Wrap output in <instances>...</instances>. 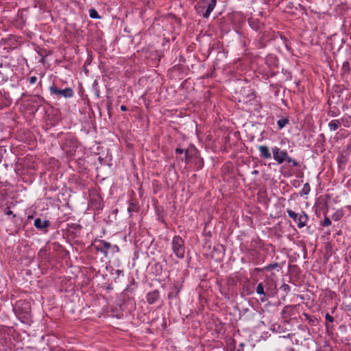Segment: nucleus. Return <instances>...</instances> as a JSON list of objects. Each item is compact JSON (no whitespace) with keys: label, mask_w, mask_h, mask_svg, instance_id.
<instances>
[{"label":"nucleus","mask_w":351,"mask_h":351,"mask_svg":"<svg viewBox=\"0 0 351 351\" xmlns=\"http://www.w3.org/2000/svg\"><path fill=\"white\" fill-rule=\"evenodd\" d=\"M311 191V186L308 183H305L300 193V196L308 195Z\"/></svg>","instance_id":"a878e982"},{"label":"nucleus","mask_w":351,"mask_h":351,"mask_svg":"<svg viewBox=\"0 0 351 351\" xmlns=\"http://www.w3.org/2000/svg\"><path fill=\"white\" fill-rule=\"evenodd\" d=\"M258 149L260 153V157L263 159H269L271 158V153L269 147L265 145H259Z\"/></svg>","instance_id":"2eb2a0df"},{"label":"nucleus","mask_w":351,"mask_h":351,"mask_svg":"<svg viewBox=\"0 0 351 351\" xmlns=\"http://www.w3.org/2000/svg\"><path fill=\"white\" fill-rule=\"evenodd\" d=\"M197 154V149L195 147H191L185 149L184 156L180 160L184 161L186 164H189L194 156H196Z\"/></svg>","instance_id":"6e6552de"},{"label":"nucleus","mask_w":351,"mask_h":351,"mask_svg":"<svg viewBox=\"0 0 351 351\" xmlns=\"http://www.w3.org/2000/svg\"><path fill=\"white\" fill-rule=\"evenodd\" d=\"M295 305H287L282 310L281 315L285 319H289L292 315L295 314Z\"/></svg>","instance_id":"9d476101"},{"label":"nucleus","mask_w":351,"mask_h":351,"mask_svg":"<svg viewBox=\"0 0 351 351\" xmlns=\"http://www.w3.org/2000/svg\"><path fill=\"white\" fill-rule=\"evenodd\" d=\"M280 268V265L278 263H274L271 264L267 265L263 268L261 269H257L258 271H271L272 269H277Z\"/></svg>","instance_id":"aec40b11"},{"label":"nucleus","mask_w":351,"mask_h":351,"mask_svg":"<svg viewBox=\"0 0 351 351\" xmlns=\"http://www.w3.org/2000/svg\"><path fill=\"white\" fill-rule=\"evenodd\" d=\"M351 67L350 66V63L348 61H345L343 63L342 67H341V75L348 74L350 72Z\"/></svg>","instance_id":"5701e85b"},{"label":"nucleus","mask_w":351,"mask_h":351,"mask_svg":"<svg viewBox=\"0 0 351 351\" xmlns=\"http://www.w3.org/2000/svg\"><path fill=\"white\" fill-rule=\"evenodd\" d=\"M316 351H323V350H317Z\"/></svg>","instance_id":"3c124183"},{"label":"nucleus","mask_w":351,"mask_h":351,"mask_svg":"<svg viewBox=\"0 0 351 351\" xmlns=\"http://www.w3.org/2000/svg\"><path fill=\"white\" fill-rule=\"evenodd\" d=\"M22 24H23V23H18V25H18L17 27H21V25H22Z\"/></svg>","instance_id":"49530a36"},{"label":"nucleus","mask_w":351,"mask_h":351,"mask_svg":"<svg viewBox=\"0 0 351 351\" xmlns=\"http://www.w3.org/2000/svg\"><path fill=\"white\" fill-rule=\"evenodd\" d=\"M340 126V121L334 119L330 121L328 123V128L330 131H335Z\"/></svg>","instance_id":"412c9836"},{"label":"nucleus","mask_w":351,"mask_h":351,"mask_svg":"<svg viewBox=\"0 0 351 351\" xmlns=\"http://www.w3.org/2000/svg\"><path fill=\"white\" fill-rule=\"evenodd\" d=\"M215 4H216V0H211L210 1V3H209L208 6V8L206 11V12L204 14V16L205 17H207L210 12L213 10L214 7L215 6Z\"/></svg>","instance_id":"393cba45"},{"label":"nucleus","mask_w":351,"mask_h":351,"mask_svg":"<svg viewBox=\"0 0 351 351\" xmlns=\"http://www.w3.org/2000/svg\"><path fill=\"white\" fill-rule=\"evenodd\" d=\"M335 220H338V219L337 218V217H335Z\"/></svg>","instance_id":"09e8293b"},{"label":"nucleus","mask_w":351,"mask_h":351,"mask_svg":"<svg viewBox=\"0 0 351 351\" xmlns=\"http://www.w3.org/2000/svg\"><path fill=\"white\" fill-rule=\"evenodd\" d=\"M322 226H329L331 225V220L326 216H324V220L321 222Z\"/></svg>","instance_id":"c756f323"},{"label":"nucleus","mask_w":351,"mask_h":351,"mask_svg":"<svg viewBox=\"0 0 351 351\" xmlns=\"http://www.w3.org/2000/svg\"><path fill=\"white\" fill-rule=\"evenodd\" d=\"M139 210V206L136 201L131 200L129 202V206L128 207V212L132 215V213H138Z\"/></svg>","instance_id":"a211bd4d"},{"label":"nucleus","mask_w":351,"mask_h":351,"mask_svg":"<svg viewBox=\"0 0 351 351\" xmlns=\"http://www.w3.org/2000/svg\"><path fill=\"white\" fill-rule=\"evenodd\" d=\"M289 121L287 118L279 119L277 121V125L278 126L279 130H282L283 128H285L289 123Z\"/></svg>","instance_id":"b1692460"},{"label":"nucleus","mask_w":351,"mask_h":351,"mask_svg":"<svg viewBox=\"0 0 351 351\" xmlns=\"http://www.w3.org/2000/svg\"><path fill=\"white\" fill-rule=\"evenodd\" d=\"M285 161L287 162H288L289 164H291L292 166H293V167H298L299 166V162L298 161H296L295 159L291 158L289 155H288L287 158L286 159Z\"/></svg>","instance_id":"bb28decb"},{"label":"nucleus","mask_w":351,"mask_h":351,"mask_svg":"<svg viewBox=\"0 0 351 351\" xmlns=\"http://www.w3.org/2000/svg\"><path fill=\"white\" fill-rule=\"evenodd\" d=\"M249 25L252 29H254L255 31H258L261 29V26L263 25V23H249Z\"/></svg>","instance_id":"c85d7f7f"},{"label":"nucleus","mask_w":351,"mask_h":351,"mask_svg":"<svg viewBox=\"0 0 351 351\" xmlns=\"http://www.w3.org/2000/svg\"><path fill=\"white\" fill-rule=\"evenodd\" d=\"M227 351H229V350H227ZM230 351H233V350H230Z\"/></svg>","instance_id":"603ef678"},{"label":"nucleus","mask_w":351,"mask_h":351,"mask_svg":"<svg viewBox=\"0 0 351 351\" xmlns=\"http://www.w3.org/2000/svg\"><path fill=\"white\" fill-rule=\"evenodd\" d=\"M181 289L182 285L180 283H174L173 285L172 290L168 293V298L173 299L178 298Z\"/></svg>","instance_id":"4468645a"},{"label":"nucleus","mask_w":351,"mask_h":351,"mask_svg":"<svg viewBox=\"0 0 351 351\" xmlns=\"http://www.w3.org/2000/svg\"><path fill=\"white\" fill-rule=\"evenodd\" d=\"M184 151H185V149H182V148H180V147H177V148L176 149V150H175L176 154H184Z\"/></svg>","instance_id":"e433bc0d"},{"label":"nucleus","mask_w":351,"mask_h":351,"mask_svg":"<svg viewBox=\"0 0 351 351\" xmlns=\"http://www.w3.org/2000/svg\"><path fill=\"white\" fill-rule=\"evenodd\" d=\"M34 226L39 230L47 229L50 226L49 220H42L40 218H36L34 222Z\"/></svg>","instance_id":"ddd939ff"},{"label":"nucleus","mask_w":351,"mask_h":351,"mask_svg":"<svg viewBox=\"0 0 351 351\" xmlns=\"http://www.w3.org/2000/svg\"><path fill=\"white\" fill-rule=\"evenodd\" d=\"M293 334L288 333L287 335H285L282 337H280V342L279 343L281 346H285V351H294L295 350L290 347V344L292 343L291 340L289 339L291 337H293Z\"/></svg>","instance_id":"1a4fd4ad"},{"label":"nucleus","mask_w":351,"mask_h":351,"mask_svg":"<svg viewBox=\"0 0 351 351\" xmlns=\"http://www.w3.org/2000/svg\"><path fill=\"white\" fill-rule=\"evenodd\" d=\"M193 160L197 171L202 169L204 167V160L199 156L198 150L196 156H194Z\"/></svg>","instance_id":"f3484780"},{"label":"nucleus","mask_w":351,"mask_h":351,"mask_svg":"<svg viewBox=\"0 0 351 351\" xmlns=\"http://www.w3.org/2000/svg\"><path fill=\"white\" fill-rule=\"evenodd\" d=\"M14 311L17 317L24 322V319H28L30 317V304L25 300H19L14 306Z\"/></svg>","instance_id":"f257e3e1"},{"label":"nucleus","mask_w":351,"mask_h":351,"mask_svg":"<svg viewBox=\"0 0 351 351\" xmlns=\"http://www.w3.org/2000/svg\"><path fill=\"white\" fill-rule=\"evenodd\" d=\"M298 328L302 330V331H304L305 332L306 330H308V328L306 326H304V325H299L298 326Z\"/></svg>","instance_id":"4c0bfd02"},{"label":"nucleus","mask_w":351,"mask_h":351,"mask_svg":"<svg viewBox=\"0 0 351 351\" xmlns=\"http://www.w3.org/2000/svg\"><path fill=\"white\" fill-rule=\"evenodd\" d=\"M263 37H264V38H265V37H269V35H267V36H266V35H265V34L264 33V34H263Z\"/></svg>","instance_id":"a18cd8bd"},{"label":"nucleus","mask_w":351,"mask_h":351,"mask_svg":"<svg viewBox=\"0 0 351 351\" xmlns=\"http://www.w3.org/2000/svg\"><path fill=\"white\" fill-rule=\"evenodd\" d=\"M350 253H351V251H350Z\"/></svg>","instance_id":"864d4df0"},{"label":"nucleus","mask_w":351,"mask_h":351,"mask_svg":"<svg viewBox=\"0 0 351 351\" xmlns=\"http://www.w3.org/2000/svg\"><path fill=\"white\" fill-rule=\"evenodd\" d=\"M112 245L104 240H99L94 245V248L97 252L102 253L105 257H107L110 252Z\"/></svg>","instance_id":"423d86ee"},{"label":"nucleus","mask_w":351,"mask_h":351,"mask_svg":"<svg viewBox=\"0 0 351 351\" xmlns=\"http://www.w3.org/2000/svg\"><path fill=\"white\" fill-rule=\"evenodd\" d=\"M282 73L285 75L287 80H291L292 78V75L291 72L287 70L282 69Z\"/></svg>","instance_id":"2f4dec72"},{"label":"nucleus","mask_w":351,"mask_h":351,"mask_svg":"<svg viewBox=\"0 0 351 351\" xmlns=\"http://www.w3.org/2000/svg\"><path fill=\"white\" fill-rule=\"evenodd\" d=\"M325 319L326 321L329 322H334V317L330 315L328 313H327L326 315H325Z\"/></svg>","instance_id":"72a5a7b5"},{"label":"nucleus","mask_w":351,"mask_h":351,"mask_svg":"<svg viewBox=\"0 0 351 351\" xmlns=\"http://www.w3.org/2000/svg\"><path fill=\"white\" fill-rule=\"evenodd\" d=\"M340 112L338 109H330L328 112V115L335 117H337L339 114Z\"/></svg>","instance_id":"7c9ffc66"},{"label":"nucleus","mask_w":351,"mask_h":351,"mask_svg":"<svg viewBox=\"0 0 351 351\" xmlns=\"http://www.w3.org/2000/svg\"><path fill=\"white\" fill-rule=\"evenodd\" d=\"M160 298V292L158 290H154L147 293L146 295L147 302L149 304H153L156 303Z\"/></svg>","instance_id":"f8f14e48"},{"label":"nucleus","mask_w":351,"mask_h":351,"mask_svg":"<svg viewBox=\"0 0 351 351\" xmlns=\"http://www.w3.org/2000/svg\"><path fill=\"white\" fill-rule=\"evenodd\" d=\"M256 292L260 295V300L261 302H265L269 297V294L267 293V289H266V291H265V287L263 282L258 284L256 288Z\"/></svg>","instance_id":"9b49d317"},{"label":"nucleus","mask_w":351,"mask_h":351,"mask_svg":"<svg viewBox=\"0 0 351 351\" xmlns=\"http://www.w3.org/2000/svg\"><path fill=\"white\" fill-rule=\"evenodd\" d=\"M14 75V70L10 64L0 63V84H3Z\"/></svg>","instance_id":"39448f33"},{"label":"nucleus","mask_w":351,"mask_h":351,"mask_svg":"<svg viewBox=\"0 0 351 351\" xmlns=\"http://www.w3.org/2000/svg\"><path fill=\"white\" fill-rule=\"evenodd\" d=\"M27 80L30 84H34L37 81V77L36 76H32L29 77Z\"/></svg>","instance_id":"f704fd0d"},{"label":"nucleus","mask_w":351,"mask_h":351,"mask_svg":"<svg viewBox=\"0 0 351 351\" xmlns=\"http://www.w3.org/2000/svg\"><path fill=\"white\" fill-rule=\"evenodd\" d=\"M276 327V325H274V330H277Z\"/></svg>","instance_id":"de8ad7c7"},{"label":"nucleus","mask_w":351,"mask_h":351,"mask_svg":"<svg viewBox=\"0 0 351 351\" xmlns=\"http://www.w3.org/2000/svg\"><path fill=\"white\" fill-rule=\"evenodd\" d=\"M348 184L349 186H351V178L348 180Z\"/></svg>","instance_id":"c03bdc74"},{"label":"nucleus","mask_w":351,"mask_h":351,"mask_svg":"<svg viewBox=\"0 0 351 351\" xmlns=\"http://www.w3.org/2000/svg\"><path fill=\"white\" fill-rule=\"evenodd\" d=\"M335 220H338V219L337 218V217H335Z\"/></svg>","instance_id":"8fccbe9b"},{"label":"nucleus","mask_w":351,"mask_h":351,"mask_svg":"<svg viewBox=\"0 0 351 351\" xmlns=\"http://www.w3.org/2000/svg\"><path fill=\"white\" fill-rule=\"evenodd\" d=\"M120 108L122 111H126L128 110L127 107L124 105L121 106Z\"/></svg>","instance_id":"79ce46f5"},{"label":"nucleus","mask_w":351,"mask_h":351,"mask_svg":"<svg viewBox=\"0 0 351 351\" xmlns=\"http://www.w3.org/2000/svg\"><path fill=\"white\" fill-rule=\"evenodd\" d=\"M50 94L56 97V98L64 97V98H71L73 96L74 92L71 88H66L64 89H60L58 88L55 84H53L49 88Z\"/></svg>","instance_id":"20e7f679"},{"label":"nucleus","mask_w":351,"mask_h":351,"mask_svg":"<svg viewBox=\"0 0 351 351\" xmlns=\"http://www.w3.org/2000/svg\"><path fill=\"white\" fill-rule=\"evenodd\" d=\"M185 242L180 235H175L171 241V250L178 259H183L185 255Z\"/></svg>","instance_id":"f03ea898"},{"label":"nucleus","mask_w":351,"mask_h":351,"mask_svg":"<svg viewBox=\"0 0 351 351\" xmlns=\"http://www.w3.org/2000/svg\"><path fill=\"white\" fill-rule=\"evenodd\" d=\"M115 274L117 275V276H123V271L122 270H120V269H117L115 271Z\"/></svg>","instance_id":"58836bf2"},{"label":"nucleus","mask_w":351,"mask_h":351,"mask_svg":"<svg viewBox=\"0 0 351 351\" xmlns=\"http://www.w3.org/2000/svg\"><path fill=\"white\" fill-rule=\"evenodd\" d=\"M90 16L93 19H100V16L98 14L97 12L95 9H90L89 10Z\"/></svg>","instance_id":"cd10ccee"},{"label":"nucleus","mask_w":351,"mask_h":351,"mask_svg":"<svg viewBox=\"0 0 351 351\" xmlns=\"http://www.w3.org/2000/svg\"><path fill=\"white\" fill-rule=\"evenodd\" d=\"M252 173L257 174L258 173V171L257 170H254V171H252Z\"/></svg>","instance_id":"37998d69"},{"label":"nucleus","mask_w":351,"mask_h":351,"mask_svg":"<svg viewBox=\"0 0 351 351\" xmlns=\"http://www.w3.org/2000/svg\"><path fill=\"white\" fill-rule=\"evenodd\" d=\"M5 214L7 215H13L14 217H15V215L13 214V212L10 210H8V211H6Z\"/></svg>","instance_id":"a19ab883"},{"label":"nucleus","mask_w":351,"mask_h":351,"mask_svg":"<svg viewBox=\"0 0 351 351\" xmlns=\"http://www.w3.org/2000/svg\"><path fill=\"white\" fill-rule=\"evenodd\" d=\"M245 344L243 343H241L239 344V348L236 351H243V347Z\"/></svg>","instance_id":"ea45409f"},{"label":"nucleus","mask_w":351,"mask_h":351,"mask_svg":"<svg viewBox=\"0 0 351 351\" xmlns=\"http://www.w3.org/2000/svg\"><path fill=\"white\" fill-rule=\"evenodd\" d=\"M280 289L285 291V293H289L290 291H291V287L289 285L287 284H283Z\"/></svg>","instance_id":"473e14b6"},{"label":"nucleus","mask_w":351,"mask_h":351,"mask_svg":"<svg viewBox=\"0 0 351 351\" xmlns=\"http://www.w3.org/2000/svg\"><path fill=\"white\" fill-rule=\"evenodd\" d=\"M287 213L288 216L297 223L299 228H304L306 226L307 221H308V216L304 211H302L300 213H296L291 209L287 208Z\"/></svg>","instance_id":"7ed1b4c3"},{"label":"nucleus","mask_w":351,"mask_h":351,"mask_svg":"<svg viewBox=\"0 0 351 351\" xmlns=\"http://www.w3.org/2000/svg\"><path fill=\"white\" fill-rule=\"evenodd\" d=\"M343 125L346 128H350L351 126V116L345 114L341 119Z\"/></svg>","instance_id":"4be33fe9"},{"label":"nucleus","mask_w":351,"mask_h":351,"mask_svg":"<svg viewBox=\"0 0 351 351\" xmlns=\"http://www.w3.org/2000/svg\"><path fill=\"white\" fill-rule=\"evenodd\" d=\"M273 153V157L278 164L283 163L288 156V153L286 150H280L278 147H274L271 148Z\"/></svg>","instance_id":"0eeeda50"},{"label":"nucleus","mask_w":351,"mask_h":351,"mask_svg":"<svg viewBox=\"0 0 351 351\" xmlns=\"http://www.w3.org/2000/svg\"><path fill=\"white\" fill-rule=\"evenodd\" d=\"M119 252V247L117 245H112L110 252L112 254Z\"/></svg>","instance_id":"c9c22d12"},{"label":"nucleus","mask_w":351,"mask_h":351,"mask_svg":"<svg viewBox=\"0 0 351 351\" xmlns=\"http://www.w3.org/2000/svg\"><path fill=\"white\" fill-rule=\"evenodd\" d=\"M303 315L305 317V319L311 326H313L317 324L318 319L315 316L310 315L306 313H304Z\"/></svg>","instance_id":"6ab92c4d"},{"label":"nucleus","mask_w":351,"mask_h":351,"mask_svg":"<svg viewBox=\"0 0 351 351\" xmlns=\"http://www.w3.org/2000/svg\"><path fill=\"white\" fill-rule=\"evenodd\" d=\"M278 62V58L274 55H271L270 54V55H268L265 58V63L270 68H274V67L277 66Z\"/></svg>","instance_id":"dca6fc26"}]
</instances>
